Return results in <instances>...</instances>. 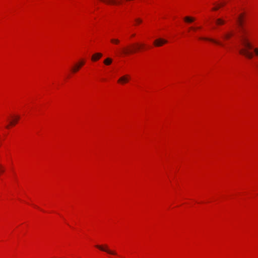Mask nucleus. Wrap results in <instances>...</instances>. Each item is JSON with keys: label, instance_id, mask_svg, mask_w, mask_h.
Masks as SVG:
<instances>
[{"label": "nucleus", "instance_id": "nucleus-20", "mask_svg": "<svg viewBox=\"0 0 258 258\" xmlns=\"http://www.w3.org/2000/svg\"><path fill=\"white\" fill-rule=\"evenodd\" d=\"M135 34H133L132 36H135Z\"/></svg>", "mask_w": 258, "mask_h": 258}, {"label": "nucleus", "instance_id": "nucleus-1", "mask_svg": "<svg viewBox=\"0 0 258 258\" xmlns=\"http://www.w3.org/2000/svg\"><path fill=\"white\" fill-rule=\"evenodd\" d=\"M242 17L243 14H240L237 20L240 27V41L241 45L243 46V48L239 50V53L247 58L251 59L253 57V54L249 51V49H252L253 47L249 38V33L243 26Z\"/></svg>", "mask_w": 258, "mask_h": 258}, {"label": "nucleus", "instance_id": "nucleus-17", "mask_svg": "<svg viewBox=\"0 0 258 258\" xmlns=\"http://www.w3.org/2000/svg\"><path fill=\"white\" fill-rule=\"evenodd\" d=\"M135 21H136L137 23H139H139H142V20L141 19H140V18H137V19H135Z\"/></svg>", "mask_w": 258, "mask_h": 258}, {"label": "nucleus", "instance_id": "nucleus-9", "mask_svg": "<svg viewBox=\"0 0 258 258\" xmlns=\"http://www.w3.org/2000/svg\"><path fill=\"white\" fill-rule=\"evenodd\" d=\"M20 117L19 116H16L14 117L13 120L10 122V124L6 126V127L8 128L10 125H14L19 119Z\"/></svg>", "mask_w": 258, "mask_h": 258}, {"label": "nucleus", "instance_id": "nucleus-3", "mask_svg": "<svg viewBox=\"0 0 258 258\" xmlns=\"http://www.w3.org/2000/svg\"><path fill=\"white\" fill-rule=\"evenodd\" d=\"M96 247L97 248H99V249H100L101 250L105 251L109 254H113V255H116V253L115 251H111V250H109L108 248V247L107 245H105V246H103L101 245H96Z\"/></svg>", "mask_w": 258, "mask_h": 258}, {"label": "nucleus", "instance_id": "nucleus-7", "mask_svg": "<svg viewBox=\"0 0 258 258\" xmlns=\"http://www.w3.org/2000/svg\"><path fill=\"white\" fill-rule=\"evenodd\" d=\"M200 39H203V40H208V41H211L212 42H213V43H215L216 44H218V45H223V44L221 42H220L219 41L215 40V39H213V38L201 37V38H200Z\"/></svg>", "mask_w": 258, "mask_h": 258}, {"label": "nucleus", "instance_id": "nucleus-15", "mask_svg": "<svg viewBox=\"0 0 258 258\" xmlns=\"http://www.w3.org/2000/svg\"><path fill=\"white\" fill-rule=\"evenodd\" d=\"M110 41L112 43L114 44H118L119 43V40L118 39H111Z\"/></svg>", "mask_w": 258, "mask_h": 258}, {"label": "nucleus", "instance_id": "nucleus-8", "mask_svg": "<svg viewBox=\"0 0 258 258\" xmlns=\"http://www.w3.org/2000/svg\"><path fill=\"white\" fill-rule=\"evenodd\" d=\"M234 34V32L233 31H230L226 33H225L224 34V38L225 39H229L230 38H231L232 36H233Z\"/></svg>", "mask_w": 258, "mask_h": 258}, {"label": "nucleus", "instance_id": "nucleus-14", "mask_svg": "<svg viewBox=\"0 0 258 258\" xmlns=\"http://www.w3.org/2000/svg\"><path fill=\"white\" fill-rule=\"evenodd\" d=\"M225 3H226L225 2H224V3H222L220 4H218V6L217 7H216L213 8V10H214V11L217 10L220 7L224 6V5L225 4Z\"/></svg>", "mask_w": 258, "mask_h": 258}, {"label": "nucleus", "instance_id": "nucleus-6", "mask_svg": "<svg viewBox=\"0 0 258 258\" xmlns=\"http://www.w3.org/2000/svg\"><path fill=\"white\" fill-rule=\"evenodd\" d=\"M130 79V77L128 75H125L124 76H122L120 77L118 80V82L119 83H121V84H124L125 83H127Z\"/></svg>", "mask_w": 258, "mask_h": 258}, {"label": "nucleus", "instance_id": "nucleus-2", "mask_svg": "<svg viewBox=\"0 0 258 258\" xmlns=\"http://www.w3.org/2000/svg\"><path fill=\"white\" fill-rule=\"evenodd\" d=\"M144 46V44H138L137 48L135 49H130L127 48H123L120 50L118 53L120 54L127 55L130 53H135L137 52V50H139L141 48H143Z\"/></svg>", "mask_w": 258, "mask_h": 258}, {"label": "nucleus", "instance_id": "nucleus-12", "mask_svg": "<svg viewBox=\"0 0 258 258\" xmlns=\"http://www.w3.org/2000/svg\"><path fill=\"white\" fill-rule=\"evenodd\" d=\"M216 23L218 25H223L225 23V21L221 18H219L216 20Z\"/></svg>", "mask_w": 258, "mask_h": 258}, {"label": "nucleus", "instance_id": "nucleus-19", "mask_svg": "<svg viewBox=\"0 0 258 258\" xmlns=\"http://www.w3.org/2000/svg\"><path fill=\"white\" fill-rule=\"evenodd\" d=\"M4 170L3 169V167L1 165H0V172H3Z\"/></svg>", "mask_w": 258, "mask_h": 258}, {"label": "nucleus", "instance_id": "nucleus-13", "mask_svg": "<svg viewBox=\"0 0 258 258\" xmlns=\"http://www.w3.org/2000/svg\"><path fill=\"white\" fill-rule=\"evenodd\" d=\"M112 61V59L108 57L104 60V63L106 65H110Z\"/></svg>", "mask_w": 258, "mask_h": 258}, {"label": "nucleus", "instance_id": "nucleus-4", "mask_svg": "<svg viewBox=\"0 0 258 258\" xmlns=\"http://www.w3.org/2000/svg\"><path fill=\"white\" fill-rule=\"evenodd\" d=\"M167 42V41L166 40L162 38H159L154 41V44L155 46L159 47Z\"/></svg>", "mask_w": 258, "mask_h": 258}, {"label": "nucleus", "instance_id": "nucleus-16", "mask_svg": "<svg viewBox=\"0 0 258 258\" xmlns=\"http://www.w3.org/2000/svg\"><path fill=\"white\" fill-rule=\"evenodd\" d=\"M253 51L256 56H258V47L253 48Z\"/></svg>", "mask_w": 258, "mask_h": 258}, {"label": "nucleus", "instance_id": "nucleus-11", "mask_svg": "<svg viewBox=\"0 0 258 258\" xmlns=\"http://www.w3.org/2000/svg\"><path fill=\"white\" fill-rule=\"evenodd\" d=\"M195 19L193 17H185L184 18V20L185 22L188 23H191L195 21Z\"/></svg>", "mask_w": 258, "mask_h": 258}, {"label": "nucleus", "instance_id": "nucleus-5", "mask_svg": "<svg viewBox=\"0 0 258 258\" xmlns=\"http://www.w3.org/2000/svg\"><path fill=\"white\" fill-rule=\"evenodd\" d=\"M84 64L85 62L84 61H80L78 63H76L74 67L72 69V72L74 73L77 72Z\"/></svg>", "mask_w": 258, "mask_h": 258}, {"label": "nucleus", "instance_id": "nucleus-10", "mask_svg": "<svg viewBox=\"0 0 258 258\" xmlns=\"http://www.w3.org/2000/svg\"><path fill=\"white\" fill-rule=\"evenodd\" d=\"M102 54L101 53H96L93 54L92 56V60L93 61H96L101 57Z\"/></svg>", "mask_w": 258, "mask_h": 258}, {"label": "nucleus", "instance_id": "nucleus-18", "mask_svg": "<svg viewBox=\"0 0 258 258\" xmlns=\"http://www.w3.org/2000/svg\"><path fill=\"white\" fill-rule=\"evenodd\" d=\"M200 27L194 28V27H190L189 29L191 30H195L197 29H200Z\"/></svg>", "mask_w": 258, "mask_h": 258}]
</instances>
